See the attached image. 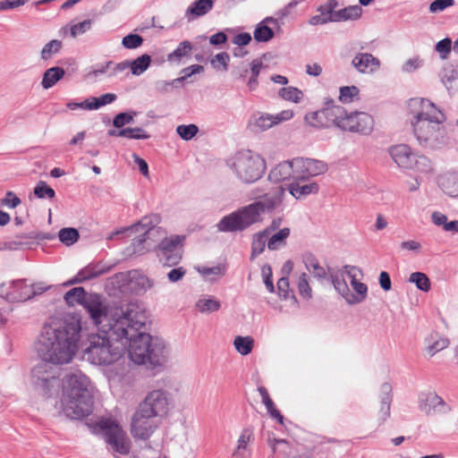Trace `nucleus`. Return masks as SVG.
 I'll use <instances>...</instances> for the list:
<instances>
[{"mask_svg": "<svg viewBox=\"0 0 458 458\" xmlns=\"http://www.w3.org/2000/svg\"><path fill=\"white\" fill-rule=\"evenodd\" d=\"M270 182L278 183L290 179H299V174L295 167L294 158L279 163L271 169L268 174Z\"/></svg>", "mask_w": 458, "mask_h": 458, "instance_id": "aec40b11", "label": "nucleus"}, {"mask_svg": "<svg viewBox=\"0 0 458 458\" xmlns=\"http://www.w3.org/2000/svg\"><path fill=\"white\" fill-rule=\"evenodd\" d=\"M81 332V320L73 316L44 324L36 344L38 356L53 364L70 362L78 350Z\"/></svg>", "mask_w": 458, "mask_h": 458, "instance_id": "f03ea898", "label": "nucleus"}, {"mask_svg": "<svg viewBox=\"0 0 458 458\" xmlns=\"http://www.w3.org/2000/svg\"><path fill=\"white\" fill-rule=\"evenodd\" d=\"M129 284L137 294L146 293L151 289L155 282L140 270H131L127 273Z\"/></svg>", "mask_w": 458, "mask_h": 458, "instance_id": "4be33fe9", "label": "nucleus"}, {"mask_svg": "<svg viewBox=\"0 0 458 458\" xmlns=\"http://www.w3.org/2000/svg\"><path fill=\"white\" fill-rule=\"evenodd\" d=\"M268 445L274 454H282L284 458H309V455L297 454V445H291L284 439L268 438Z\"/></svg>", "mask_w": 458, "mask_h": 458, "instance_id": "b1692460", "label": "nucleus"}, {"mask_svg": "<svg viewBox=\"0 0 458 458\" xmlns=\"http://www.w3.org/2000/svg\"><path fill=\"white\" fill-rule=\"evenodd\" d=\"M254 441V431L251 427L244 428L237 440L232 457L233 458H250L251 448L250 444Z\"/></svg>", "mask_w": 458, "mask_h": 458, "instance_id": "412c9836", "label": "nucleus"}, {"mask_svg": "<svg viewBox=\"0 0 458 458\" xmlns=\"http://www.w3.org/2000/svg\"><path fill=\"white\" fill-rule=\"evenodd\" d=\"M419 409L427 415L433 413L447 414L451 407L434 392L421 393L419 396Z\"/></svg>", "mask_w": 458, "mask_h": 458, "instance_id": "f3484780", "label": "nucleus"}, {"mask_svg": "<svg viewBox=\"0 0 458 458\" xmlns=\"http://www.w3.org/2000/svg\"><path fill=\"white\" fill-rule=\"evenodd\" d=\"M160 420L137 408L131 419V433L136 439L148 440L158 428Z\"/></svg>", "mask_w": 458, "mask_h": 458, "instance_id": "ddd939ff", "label": "nucleus"}, {"mask_svg": "<svg viewBox=\"0 0 458 458\" xmlns=\"http://www.w3.org/2000/svg\"><path fill=\"white\" fill-rule=\"evenodd\" d=\"M212 10L211 0H196L186 10L185 17L189 21L207 14Z\"/></svg>", "mask_w": 458, "mask_h": 458, "instance_id": "cd10ccee", "label": "nucleus"}, {"mask_svg": "<svg viewBox=\"0 0 458 458\" xmlns=\"http://www.w3.org/2000/svg\"><path fill=\"white\" fill-rule=\"evenodd\" d=\"M263 62L261 59L257 58L254 59L250 63V77L247 82V86L250 91L255 90L259 86V75L260 74V72L263 68Z\"/></svg>", "mask_w": 458, "mask_h": 458, "instance_id": "79ce46f5", "label": "nucleus"}, {"mask_svg": "<svg viewBox=\"0 0 458 458\" xmlns=\"http://www.w3.org/2000/svg\"><path fill=\"white\" fill-rule=\"evenodd\" d=\"M192 49V44L188 40H183L167 55V61L170 63H180L183 57L191 55Z\"/></svg>", "mask_w": 458, "mask_h": 458, "instance_id": "f704fd0d", "label": "nucleus"}, {"mask_svg": "<svg viewBox=\"0 0 458 458\" xmlns=\"http://www.w3.org/2000/svg\"><path fill=\"white\" fill-rule=\"evenodd\" d=\"M275 36V32L272 28L268 27L264 22H259L257 24L253 37L257 42H267L272 39Z\"/></svg>", "mask_w": 458, "mask_h": 458, "instance_id": "c03bdc74", "label": "nucleus"}, {"mask_svg": "<svg viewBox=\"0 0 458 458\" xmlns=\"http://www.w3.org/2000/svg\"><path fill=\"white\" fill-rule=\"evenodd\" d=\"M34 384L45 395H50L52 389L58 386V379L55 376H34Z\"/></svg>", "mask_w": 458, "mask_h": 458, "instance_id": "c9c22d12", "label": "nucleus"}, {"mask_svg": "<svg viewBox=\"0 0 458 458\" xmlns=\"http://www.w3.org/2000/svg\"><path fill=\"white\" fill-rule=\"evenodd\" d=\"M283 193L282 189L275 192H268L259 200L247 205L256 223L260 221L261 214L269 213L281 205Z\"/></svg>", "mask_w": 458, "mask_h": 458, "instance_id": "dca6fc26", "label": "nucleus"}, {"mask_svg": "<svg viewBox=\"0 0 458 458\" xmlns=\"http://www.w3.org/2000/svg\"><path fill=\"white\" fill-rule=\"evenodd\" d=\"M435 50L439 54L441 59L447 58V55L452 50V40L449 38L438 41L436 44Z\"/></svg>", "mask_w": 458, "mask_h": 458, "instance_id": "e2e57ef3", "label": "nucleus"}, {"mask_svg": "<svg viewBox=\"0 0 458 458\" xmlns=\"http://www.w3.org/2000/svg\"><path fill=\"white\" fill-rule=\"evenodd\" d=\"M146 324L131 331L128 335L126 351L131 361L148 369H160L166 362L168 350L163 339L141 332Z\"/></svg>", "mask_w": 458, "mask_h": 458, "instance_id": "39448f33", "label": "nucleus"}, {"mask_svg": "<svg viewBox=\"0 0 458 458\" xmlns=\"http://www.w3.org/2000/svg\"><path fill=\"white\" fill-rule=\"evenodd\" d=\"M373 117L364 112H352L346 114L344 122L340 124V129L351 132H358L368 135L373 130Z\"/></svg>", "mask_w": 458, "mask_h": 458, "instance_id": "2eb2a0df", "label": "nucleus"}, {"mask_svg": "<svg viewBox=\"0 0 458 458\" xmlns=\"http://www.w3.org/2000/svg\"><path fill=\"white\" fill-rule=\"evenodd\" d=\"M171 394L163 389H155L148 393L145 398L140 403L138 409L144 412L162 420L165 418L170 408Z\"/></svg>", "mask_w": 458, "mask_h": 458, "instance_id": "9d476101", "label": "nucleus"}, {"mask_svg": "<svg viewBox=\"0 0 458 458\" xmlns=\"http://www.w3.org/2000/svg\"><path fill=\"white\" fill-rule=\"evenodd\" d=\"M330 277L332 280V284L335 287V289L337 291L339 294L342 295V297L345 300V301L348 303L349 295H350V289L349 286L344 278V275L342 272L339 273H331Z\"/></svg>", "mask_w": 458, "mask_h": 458, "instance_id": "ea45409f", "label": "nucleus"}, {"mask_svg": "<svg viewBox=\"0 0 458 458\" xmlns=\"http://www.w3.org/2000/svg\"><path fill=\"white\" fill-rule=\"evenodd\" d=\"M355 293L350 292L348 304L354 305L361 303L368 295V286L361 282H351Z\"/></svg>", "mask_w": 458, "mask_h": 458, "instance_id": "4c0bfd02", "label": "nucleus"}, {"mask_svg": "<svg viewBox=\"0 0 458 458\" xmlns=\"http://www.w3.org/2000/svg\"><path fill=\"white\" fill-rule=\"evenodd\" d=\"M359 93L360 89L356 86L341 87L339 99L343 103H352Z\"/></svg>", "mask_w": 458, "mask_h": 458, "instance_id": "13d9d810", "label": "nucleus"}, {"mask_svg": "<svg viewBox=\"0 0 458 458\" xmlns=\"http://www.w3.org/2000/svg\"><path fill=\"white\" fill-rule=\"evenodd\" d=\"M183 240V236L174 235L159 242L157 253L164 267H174L179 264L182 259L180 245Z\"/></svg>", "mask_w": 458, "mask_h": 458, "instance_id": "f8f14e48", "label": "nucleus"}, {"mask_svg": "<svg viewBox=\"0 0 458 458\" xmlns=\"http://www.w3.org/2000/svg\"><path fill=\"white\" fill-rule=\"evenodd\" d=\"M230 56L226 52L216 54L211 60L210 64L216 70L227 71Z\"/></svg>", "mask_w": 458, "mask_h": 458, "instance_id": "bf43d9fd", "label": "nucleus"}, {"mask_svg": "<svg viewBox=\"0 0 458 458\" xmlns=\"http://www.w3.org/2000/svg\"><path fill=\"white\" fill-rule=\"evenodd\" d=\"M276 124L273 114H262L255 120V127L259 131H266Z\"/></svg>", "mask_w": 458, "mask_h": 458, "instance_id": "052dcab7", "label": "nucleus"}, {"mask_svg": "<svg viewBox=\"0 0 458 458\" xmlns=\"http://www.w3.org/2000/svg\"><path fill=\"white\" fill-rule=\"evenodd\" d=\"M389 154L394 163L401 168L410 169L412 168V159L414 155L411 148L405 144L393 146L389 148Z\"/></svg>", "mask_w": 458, "mask_h": 458, "instance_id": "5701e85b", "label": "nucleus"}, {"mask_svg": "<svg viewBox=\"0 0 458 458\" xmlns=\"http://www.w3.org/2000/svg\"><path fill=\"white\" fill-rule=\"evenodd\" d=\"M116 98V95L114 93H106L98 98L91 97L89 98L90 104L87 106L90 107L91 110H97L101 106L113 103Z\"/></svg>", "mask_w": 458, "mask_h": 458, "instance_id": "09e8293b", "label": "nucleus"}, {"mask_svg": "<svg viewBox=\"0 0 458 458\" xmlns=\"http://www.w3.org/2000/svg\"><path fill=\"white\" fill-rule=\"evenodd\" d=\"M290 235V229L287 227H284L281 230H279L275 234L268 237L267 241V248L270 250H276L281 248L285 244L286 239Z\"/></svg>", "mask_w": 458, "mask_h": 458, "instance_id": "a19ab883", "label": "nucleus"}, {"mask_svg": "<svg viewBox=\"0 0 458 458\" xmlns=\"http://www.w3.org/2000/svg\"><path fill=\"white\" fill-rule=\"evenodd\" d=\"M143 43V38L139 34L131 33L123 38L122 45L127 49H136Z\"/></svg>", "mask_w": 458, "mask_h": 458, "instance_id": "680f3d73", "label": "nucleus"}, {"mask_svg": "<svg viewBox=\"0 0 458 458\" xmlns=\"http://www.w3.org/2000/svg\"><path fill=\"white\" fill-rule=\"evenodd\" d=\"M62 41L58 39H53L50 40L48 43H47L40 53L41 59L43 60H48L50 59L54 55L57 54L60 49L62 48Z\"/></svg>", "mask_w": 458, "mask_h": 458, "instance_id": "8fccbe9b", "label": "nucleus"}, {"mask_svg": "<svg viewBox=\"0 0 458 458\" xmlns=\"http://www.w3.org/2000/svg\"><path fill=\"white\" fill-rule=\"evenodd\" d=\"M302 261L307 270L315 277L322 279L327 276L326 269L320 266L318 259L310 252L302 255Z\"/></svg>", "mask_w": 458, "mask_h": 458, "instance_id": "c85d7f7f", "label": "nucleus"}, {"mask_svg": "<svg viewBox=\"0 0 458 458\" xmlns=\"http://www.w3.org/2000/svg\"><path fill=\"white\" fill-rule=\"evenodd\" d=\"M202 72H204V67L202 65L192 64L191 66H188V67L182 69L181 71V73L182 74V76H181L177 79H174V81H180V83H182L184 81H186L188 78H190L191 76L197 74V73H200Z\"/></svg>", "mask_w": 458, "mask_h": 458, "instance_id": "0e129e2a", "label": "nucleus"}, {"mask_svg": "<svg viewBox=\"0 0 458 458\" xmlns=\"http://www.w3.org/2000/svg\"><path fill=\"white\" fill-rule=\"evenodd\" d=\"M99 430L109 449L121 455H126L131 450V441L126 433L117 422L111 419H101L94 428V431Z\"/></svg>", "mask_w": 458, "mask_h": 458, "instance_id": "0eeeda50", "label": "nucleus"}, {"mask_svg": "<svg viewBox=\"0 0 458 458\" xmlns=\"http://www.w3.org/2000/svg\"><path fill=\"white\" fill-rule=\"evenodd\" d=\"M428 347L427 351L430 354V356H434L437 352L447 348L450 342L446 337L440 336L437 333L431 334L428 338Z\"/></svg>", "mask_w": 458, "mask_h": 458, "instance_id": "2f4dec72", "label": "nucleus"}, {"mask_svg": "<svg viewBox=\"0 0 458 458\" xmlns=\"http://www.w3.org/2000/svg\"><path fill=\"white\" fill-rule=\"evenodd\" d=\"M352 64L360 72L363 73L372 72L378 69L380 65L379 60L369 53L357 54Z\"/></svg>", "mask_w": 458, "mask_h": 458, "instance_id": "bb28decb", "label": "nucleus"}, {"mask_svg": "<svg viewBox=\"0 0 458 458\" xmlns=\"http://www.w3.org/2000/svg\"><path fill=\"white\" fill-rule=\"evenodd\" d=\"M380 408L377 412L378 426L385 423L390 417L392 403V386L386 382L380 386Z\"/></svg>", "mask_w": 458, "mask_h": 458, "instance_id": "393cba45", "label": "nucleus"}, {"mask_svg": "<svg viewBox=\"0 0 458 458\" xmlns=\"http://www.w3.org/2000/svg\"><path fill=\"white\" fill-rule=\"evenodd\" d=\"M236 351L242 355H248L251 352L254 340L250 336H236L233 341Z\"/></svg>", "mask_w": 458, "mask_h": 458, "instance_id": "a18cd8bd", "label": "nucleus"}, {"mask_svg": "<svg viewBox=\"0 0 458 458\" xmlns=\"http://www.w3.org/2000/svg\"><path fill=\"white\" fill-rule=\"evenodd\" d=\"M92 21L91 20H85L81 22L76 23L70 28V34L72 38H76L79 35H81L91 28Z\"/></svg>", "mask_w": 458, "mask_h": 458, "instance_id": "69168bd1", "label": "nucleus"}, {"mask_svg": "<svg viewBox=\"0 0 458 458\" xmlns=\"http://www.w3.org/2000/svg\"><path fill=\"white\" fill-rule=\"evenodd\" d=\"M34 194L38 199H54L55 196V191L49 187L46 182L39 181L34 188Z\"/></svg>", "mask_w": 458, "mask_h": 458, "instance_id": "6e6d98bb", "label": "nucleus"}, {"mask_svg": "<svg viewBox=\"0 0 458 458\" xmlns=\"http://www.w3.org/2000/svg\"><path fill=\"white\" fill-rule=\"evenodd\" d=\"M409 282L416 285V287L425 293L431 288V283L428 276L422 272H413L410 275Z\"/></svg>", "mask_w": 458, "mask_h": 458, "instance_id": "37998d69", "label": "nucleus"}, {"mask_svg": "<svg viewBox=\"0 0 458 458\" xmlns=\"http://www.w3.org/2000/svg\"><path fill=\"white\" fill-rule=\"evenodd\" d=\"M444 191L452 198L458 197V174H451L443 182Z\"/></svg>", "mask_w": 458, "mask_h": 458, "instance_id": "603ef678", "label": "nucleus"}, {"mask_svg": "<svg viewBox=\"0 0 458 458\" xmlns=\"http://www.w3.org/2000/svg\"><path fill=\"white\" fill-rule=\"evenodd\" d=\"M176 132L184 140H191L199 132V128L195 124H182L176 128Z\"/></svg>", "mask_w": 458, "mask_h": 458, "instance_id": "4d7b16f0", "label": "nucleus"}, {"mask_svg": "<svg viewBox=\"0 0 458 458\" xmlns=\"http://www.w3.org/2000/svg\"><path fill=\"white\" fill-rule=\"evenodd\" d=\"M199 310L202 313L214 312L220 309L221 304L216 299H199L196 304Z\"/></svg>", "mask_w": 458, "mask_h": 458, "instance_id": "864d4df0", "label": "nucleus"}, {"mask_svg": "<svg viewBox=\"0 0 458 458\" xmlns=\"http://www.w3.org/2000/svg\"><path fill=\"white\" fill-rule=\"evenodd\" d=\"M294 164L299 174V179L314 177L327 171V164L322 160L296 157L294 158Z\"/></svg>", "mask_w": 458, "mask_h": 458, "instance_id": "a211bd4d", "label": "nucleus"}, {"mask_svg": "<svg viewBox=\"0 0 458 458\" xmlns=\"http://www.w3.org/2000/svg\"><path fill=\"white\" fill-rule=\"evenodd\" d=\"M160 217L157 215L144 216L139 223L134 224L127 231L139 233V236L135 237L131 243L127 247L126 253L128 255H142L147 251L145 242L148 235L155 230L156 225L159 223Z\"/></svg>", "mask_w": 458, "mask_h": 458, "instance_id": "1a4fd4ad", "label": "nucleus"}, {"mask_svg": "<svg viewBox=\"0 0 458 458\" xmlns=\"http://www.w3.org/2000/svg\"><path fill=\"white\" fill-rule=\"evenodd\" d=\"M151 64V56L148 54H143L132 61L128 60L129 68L131 74L140 76L145 72Z\"/></svg>", "mask_w": 458, "mask_h": 458, "instance_id": "72a5a7b5", "label": "nucleus"}, {"mask_svg": "<svg viewBox=\"0 0 458 458\" xmlns=\"http://www.w3.org/2000/svg\"><path fill=\"white\" fill-rule=\"evenodd\" d=\"M268 231L263 230L259 233H257L253 235L252 243H251V258L253 259L256 256L261 254L266 245H267L268 239Z\"/></svg>", "mask_w": 458, "mask_h": 458, "instance_id": "58836bf2", "label": "nucleus"}, {"mask_svg": "<svg viewBox=\"0 0 458 458\" xmlns=\"http://www.w3.org/2000/svg\"><path fill=\"white\" fill-rule=\"evenodd\" d=\"M289 192L297 199L305 198L310 194L318 193L319 186L317 182H305V179H293L289 184Z\"/></svg>", "mask_w": 458, "mask_h": 458, "instance_id": "a878e982", "label": "nucleus"}, {"mask_svg": "<svg viewBox=\"0 0 458 458\" xmlns=\"http://www.w3.org/2000/svg\"><path fill=\"white\" fill-rule=\"evenodd\" d=\"M412 168L420 173H429L432 170L431 161L424 155H414L411 162Z\"/></svg>", "mask_w": 458, "mask_h": 458, "instance_id": "3c124183", "label": "nucleus"}, {"mask_svg": "<svg viewBox=\"0 0 458 458\" xmlns=\"http://www.w3.org/2000/svg\"><path fill=\"white\" fill-rule=\"evenodd\" d=\"M89 379L81 370L67 374L63 382V411L71 419H81L92 411L93 395Z\"/></svg>", "mask_w": 458, "mask_h": 458, "instance_id": "20e7f679", "label": "nucleus"}, {"mask_svg": "<svg viewBox=\"0 0 458 458\" xmlns=\"http://www.w3.org/2000/svg\"><path fill=\"white\" fill-rule=\"evenodd\" d=\"M65 72L62 67H51L45 71L41 86L45 89L52 88L57 81L64 78Z\"/></svg>", "mask_w": 458, "mask_h": 458, "instance_id": "c756f323", "label": "nucleus"}, {"mask_svg": "<svg viewBox=\"0 0 458 458\" xmlns=\"http://www.w3.org/2000/svg\"><path fill=\"white\" fill-rule=\"evenodd\" d=\"M254 224H256V221L248 206H244L223 216L216 225V227L219 232L234 233L244 231Z\"/></svg>", "mask_w": 458, "mask_h": 458, "instance_id": "9b49d317", "label": "nucleus"}, {"mask_svg": "<svg viewBox=\"0 0 458 458\" xmlns=\"http://www.w3.org/2000/svg\"><path fill=\"white\" fill-rule=\"evenodd\" d=\"M346 110L344 107L336 105L327 107L312 114V117L321 123L322 126L333 124L340 129L343 123Z\"/></svg>", "mask_w": 458, "mask_h": 458, "instance_id": "6ab92c4d", "label": "nucleus"}, {"mask_svg": "<svg viewBox=\"0 0 458 458\" xmlns=\"http://www.w3.org/2000/svg\"><path fill=\"white\" fill-rule=\"evenodd\" d=\"M59 240L66 246H71L76 242L80 237L79 232L72 227H65L58 233Z\"/></svg>", "mask_w": 458, "mask_h": 458, "instance_id": "de8ad7c7", "label": "nucleus"}, {"mask_svg": "<svg viewBox=\"0 0 458 458\" xmlns=\"http://www.w3.org/2000/svg\"><path fill=\"white\" fill-rule=\"evenodd\" d=\"M263 404L266 406L267 412L269 415L276 420L280 424L284 422V416L280 413V411L276 408L273 400L269 397L262 401Z\"/></svg>", "mask_w": 458, "mask_h": 458, "instance_id": "338daca9", "label": "nucleus"}, {"mask_svg": "<svg viewBox=\"0 0 458 458\" xmlns=\"http://www.w3.org/2000/svg\"><path fill=\"white\" fill-rule=\"evenodd\" d=\"M114 322L107 330L91 334L84 349V357L94 365L108 366L118 361L126 351L128 335L147 324L148 315L136 302H130L126 310L114 316Z\"/></svg>", "mask_w": 458, "mask_h": 458, "instance_id": "f257e3e1", "label": "nucleus"}, {"mask_svg": "<svg viewBox=\"0 0 458 458\" xmlns=\"http://www.w3.org/2000/svg\"><path fill=\"white\" fill-rule=\"evenodd\" d=\"M362 9L359 5H351L341 9L336 12L335 14L331 16L333 22H338L342 21L356 20L360 17Z\"/></svg>", "mask_w": 458, "mask_h": 458, "instance_id": "473e14b6", "label": "nucleus"}, {"mask_svg": "<svg viewBox=\"0 0 458 458\" xmlns=\"http://www.w3.org/2000/svg\"><path fill=\"white\" fill-rule=\"evenodd\" d=\"M31 285L25 279H17L0 284V297L10 302L26 301L33 297Z\"/></svg>", "mask_w": 458, "mask_h": 458, "instance_id": "4468645a", "label": "nucleus"}, {"mask_svg": "<svg viewBox=\"0 0 458 458\" xmlns=\"http://www.w3.org/2000/svg\"><path fill=\"white\" fill-rule=\"evenodd\" d=\"M278 95L284 100L291 101L293 103H300L303 98V93L301 89L295 87H285L282 88L278 91Z\"/></svg>", "mask_w": 458, "mask_h": 458, "instance_id": "49530a36", "label": "nucleus"}, {"mask_svg": "<svg viewBox=\"0 0 458 458\" xmlns=\"http://www.w3.org/2000/svg\"><path fill=\"white\" fill-rule=\"evenodd\" d=\"M298 289L301 296L305 298L311 297V288L308 283V276L305 273H302L299 277Z\"/></svg>", "mask_w": 458, "mask_h": 458, "instance_id": "774afa93", "label": "nucleus"}, {"mask_svg": "<svg viewBox=\"0 0 458 458\" xmlns=\"http://www.w3.org/2000/svg\"><path fill=\"white\" fill-rule=\"evenodd\" d=\"M130 303H127L124 307L109 309L106 305H105L102 301V298L99 294L97 293H89V297L85 301L84 309L89 315V318L92 323L99 327L103 323L106 322V324L111 327V325L114 322V314L116 312L121 313L125 310L127 306ZM119 315L115 316L118 318Z\"/></svg>", "mask_w": 458, "mask_h": 458, "instance_id": "6e6552de", "label": "nucleus"}, {"mask_svg": "<svg viewBox=\"0 0 458 458\" xmlns=\"http://www.w3.org/2000/svg\"><path fill=\"white\" fill-rule=\"evenodd\" d=\"M89 295L82 287H74L64 294V301L69 306L76 304L84 306Z\"/></svg>", "mask_w": 458, "mask_h": 458, "instance_id": "e433bc0d", "label": "nucleus"}, {"mask_svg": "<svg viewBox=\"0 0 458 458\" xmlns=\"http://www.w3.org/2000/svg\"><path fill=\"white\" fill-rule=\"evenodd\" d=\"M136 115L137 112L135 111L119 113L114 117L113 125L115 128H122L126 124L133 123Z\"/></svg>", "mask_w": 458, "mask_h": 458, "instance_id": "5fc2aeb1", "label": "nucleus"}, {"mask_svg": "<svg viewBox=\"0 0 458 458\" xmlns=\"http://www.w3.org/2000/svg\"><path fill=\"white\" fill-rule=\"evenodd\" d=\"M104 273V270L98 267V265L89 264V266L81 269L70 284H80L87 280L93 279L99 276Z\"/></svg>", "mask_w": 458, "mask_h": 458, "instance_id": "7c9ffc66", "label": "nucleus"}, {"mask_svg": "<svg viewBox=\"0 0 458 458\" xmlns=\"http://www.w3.org/2000/svg\"><path fill=\"white\" fill-rule=\"evenodd\" d=\"M413 135L420 146L435 149L444 143L445 115L428 99L414 98L408 101Z\"/></svg>", "mask_w": 458, "mask_h": 458, "instance_id": "7ed1b4c3", "label": "nucleus"}, {"mask_svg": "<svg viewBox=\"0 0 458 458\" xmlns=\"http://www.w3.org/2000/svg\"><path fill=\"white\" fill-rule=\"evenodd\" d=\"M232 169L242 182L253 183L265 173L266 162L259 154L242 150L233 157Z\"/></svg>", "mask_w": 458, "mask_h": 458, "instance_id": "423d86ee", "label": "nucleus"}]
</instances>
